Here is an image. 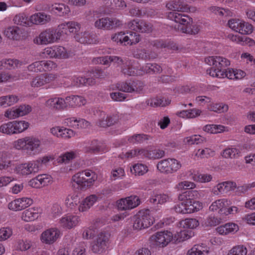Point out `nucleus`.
I'll return each mask as SVG.
<instances>
[{
  "label": "nucleus",
  "instance_id": "1",
  "mask_svg": "<svg viewBox=\"0 0 255 255\" xmlns=\"http://www.w3.org/2000/svg\"><path fill=\"white\" fill-rule=\"evenodd\" d=\"M167 16L169 19L176 23L174 27L178 31L186 34H196L199 30L196 25L193 24L192 19L187 15L169 12Z\"/></svg>",
  "mask_w": 255,
  "mask_h": 255
},
{
  "label": "nucleus",
  "instance_id": "2",
  "mask_svg": "<svg viewBox=\"0 0 255 255\" xmlns=\"http://www.w3.org/2000/svg\"><path fill=\"white\" fill-rule=\"evenodd\" d=\"M100 62L104 65H108L111 62L117 63L121 66V72L125 75L136 76L140 74L137 67L134 65L135 61L128 58L123 59L116 56H105L99 58Z\"/></svg>",
  "mask_w": 255,
  "mask_h": 255
},
{
  "label": "nucleus",
  "instance_id": "3",
  "mask_svg": "<svg viewBox=\"0 0 255 255\" xmlns=\"http://www.w3.org/2000/svg\"><path fill=\"white\" fill-rule=\"evenodd\" d=\"M133 228L134 230H140L147 228L151 225L154 221V218L151 215L148 209L139 211L133 218Z\"/></svg>",
  "mask_w": 255,
  "mask_h": 255
},
{
  "label": "nucleus",
  "instance_id": "4",
  "mask_svg": "<svg viewBox=\"0 0 255 255\" xmlns=\"http://www.w3.org/2000/svg\"><path fill=\"white\" fill-rule=\"evenodd\" d=\"M61 31L57 29L47 28L42 31L36 38L37 44L47 45L57 41L61 36Z\"/></svg>",
  "mask_w": 255,
  "mask_h": 255
},
{
  "label": "nucleus",
  "instance_id": "5",
  "mask_svg": "<svg viewBox=\"0 0 255 255\" xmlns=\"http://www.w3.org/2000/svg\"><path fill=\"white\" fill-rule=\"evenodd\" d=\"M97 179L95 172L90 170H85L78 172L72 177V180L82 187H90Z\"/></svg>",
  "mask_w": 255,
  "mask_h": 255
},
{
  "label": "nucleus",
  "instance_id": "6",
  "mask_svg": "<svg viewBox=\"0 0 255 255\" xmlns=\"http://www.w3.org/2000/svg\"><path fill=\"white\" fill-rule=\"evenodd\" d=\"M156 167L160 172L169 174L178 170L181 167V164L175 158H168L159 161Z\"/></svg>",
  "mask_w": 255,
  "mask_h": 255
},
{
  "label": "nucleus",
  "instance_id": "7",
  "mask_svg": "<svg viewBox=\"0 0 255 255\" xmlns=\"http://www.w3.org/2000/svg\"><path fill=\"white\" fill-rule=\"evenodd\" d=\"M110 234L105 232L100 233L93 242L91 250L94 253L100 254L103 252L109 241Z\"/></svg>",
  "mask_w": 255,
  "mask_h": 255
},
{
  "label": "nucleus",
  "instance_id": "8",
  "mask_svg": "<svg viewBox=\"0 0 255 255\" xmlns=\"http://www.w3.org/2000/svg\"><path fill=\"white\" fill-rule=\"evenodd\" d=\"M122 24V21L117 18L103 17L97 19L94 22L95 27L104 30L115 28Z\"/></svg>",
  "mask_w": 255,
  "mask_h": 255
},
{
  "label": "nucleus",
  "instance_id": "9",
  "mask_svg": "<svg viewBox=\"0 0 255 255\" xmlns=\"http://www.w3.org/2000/svg\"><path fill=\"white\" fill-rule=\"evenodd\" d=\"M144 87L143 83L139 80H134L129 82H123L117 84V88L120 91L131 93L141 92Z\"/></svg>",
  "mask_w": 255,
  "mask_h": 255
},
{
  "label": "nucleus",
  "instance_id": "10",
  "mask_svg": "<svg viewBox=\"0 0 255 255\" xmlns=\"http://www.w3.org/2000/svg\"><path fill=\"white\" fill-rule=\"evenodd\" d=\"M172 237V234L170 232H158L152 235L150 240L156 246L163 247L171 241Z\"/></svg>",
  "mask_w": 255,
  "mask_h": 255
},
{
  "label": "nucleus",
  "instance_id": "11",
  "mask_svg": "<svg viewBox=\"0 0 255 255\" xmlns=\"http://www.w3.org/2000/svg\"><path fill=\"white\" fill-rule=\"evenodd\" d=\"M128 27L132 30L141 33H150L152 31V25L145 20H133L128 23Z\"/></svg>",
  "mask_w": 255,
  "mask_h": 255
},
{
  "label": "nucleus",
  "instance_id": "12",
  "mask_svg": "<svg viewBox=\"0 0 255 255\" xmlns=\"http://www.w3.org/2000/svg\"><path fill=\"white\" fill-rule=\"evenodd\" d=\"M206 64L215 66L220 71H224L226 68L230 65V61L221 56H210L205 59Z\"/></svg>",
  "mask_w": 255,
  "mask_h": 255
},
{
  "label": "nucleus",
  "instance_id": "13",
  "mask_svg": "<svg viewBox=\"0 0 255 255\" xmlns=\"http://www.w3.org/2000/svg\"><path fill=\"white\" fill-rule=\"evenodd\" d=\"M43 53L50 58L66 59L69 57L66 49L64 47L60 46L47 47L44 49Z\"/></svg>",
  "mask_w": 255,
  "mask_h": 255
},
{
  "label": "nucleus",
  "instance_id": "14",
  "mask_svg": "<svg viewBox=\"0 0 255 255\" xmlns=\"http://www.w3.org/2000/svg\"><path fill=\"white\" fill-rule=\"evenodd\" d=\"M140 204L139 198L136 196H130L121 199L118 201V208L120 210L133 209Z\"/></svg>",
  "mask_w": 255,
  "mask_h": 255
},
{
  "label": "nucleus",
  "instance_id": "15",
  "mask_svg": "<svg viewBox=\"0 0 255 255\" xmlns=\"http://www.w3.org/2000/svg\"><path fill=\"white\" fill-rule=\"evenodd\" d=\"M38 162H30L25 163L18 165L16 168L17 173L22 175H26L32 173H35L38 171Z\"/></svg>",
  "mask_w": 255,
  "mask_h": 255
},
{
  "label": "nucleus",
  "instance_id": "16",
  "mask_svg": "<svg viewBox=\"0 0 255 255\" xmlns=\"http://www.w3.org/2000/svg\"><path fill=\"white\" fill-rule=\"evenodd\" d=\"M81 29V24L74 21H69L62 23L58 25V29L62 34H67L68 32L72 33H78Z\"/></svg>",
  "mask_w": 255,
  "mask_h": 255
},
{
  "label": "nucleus",
  "instance_id": "17",
  "mask_svg": "<svg viewBox=\"0 0 255 255\" xmlns=\"http://www.w3.org/2000/svg\"><path fill=\"white\" fill-rule=\"evenodd\" d=\"M80 222V218L77 215L67 214L59 221V224L64 228L71 229L77 226Z\"/></svg>",
  "mask_w": 255,
  "mask_h": 255
},
{
  "label": "nucleus",
  "instance_id": "18",
  "mask_svg": "<svg viewBox=\"0 0 255 255\" xmlns=\"http://www.w3.org/2000/svg\"><path fill=\"white\" fill-rule=\"evenodd\" d=\"M60 232L57 229H49L44 232L41 235V241L46 244H52L54 243L59 237Z\"/></svg>",
  "mask_w": 255,
  "mask_h": 255
},
{
  "label": "nucleus",
  "instance_id": "19",
  "mask_svg": "<svg viewBox=\"0 0 255 255\" xmlns=\"http://www.w3.org/2000/svg\"><path fill=\"white\" fill-rule=\"evenodd\" d=\"M26 152L30 155H35L41 151L40 140L34 137H29L27 138Z\"/></svg>",
  "mask_w": 255,
  "mask_h": 255
},
{
  "label": "nucleus",
  "instance_id": "20",
  "mask_svg": "<svg viewBox=\"0 0 255 255\" xmlns=\"http://www.w3.org/2000/svg\"><path fill=\"white\" fill-rule=\"evenodd\" d=\"M46 106L53 110H61L65 109L67 106L66 99L60 97H54L46 101Z\"/></svg>",
  "mask_w": 255,
  "mask_h": 255
},
{
  "label": "nucleus",
  "instance_id": "21",
  "mask_svg": "<svg viewBox=\"0 0 255 255\" xmlns=\"http://www.w3.org/2000/svg\"><path fill=\"white\" fill-rule=\"evenodd\" d=\"M229 202L230 201L226 199L217 200L212 203L209 207V210L213 212H218L220 215H223Z\"/></svg>",
  "mask_w": 255,
  "mask_h": 255
},
{
  "label": "nucleus",
  "instance_id": "22",
  "mask_svg": "<svg viewBox=\"0 0 255 255\" xmlns=\"http://www.w3.org/2000/svg\"><path fill=\"white\" fill-rule=\"evenodd\" d=\"M166 7L170 10L181 12L188 11L189 9L188 5L181 0H171L167 2Z\"/></svg>",
  "mask_w": 255,
  "mask_h": 255
},
{
  "label": "nucleus",
  "instance_id": "23",
  "mask_svg": "<svg viewBox=\"0 0 255 255\" xmlns=\"http://www.w3.org/2000/svg\"><path fill=\"white\" fill-rule=\"evenodd\" d=\"M29 19L33 24L42 25L51 20V16L43 12H39L32 15Z\"/></svg>",
  "mask_w": 255,
  "mask_h": 255
},
{
  "label": "nucleus",
  "instance_id": "24",
  "mask_svg": "<svg viewBox=\"0 0 255 255\" xmlns=\"http://www.w3.org/2000/svg\"><path fill=\"white\" fill-rule=\"evenodd\" d=\"M4 33L9 39L18 40L22 36V29L16 26H9L4 30Z\"/></svg>",
  "mask_w": 255,
  "mask_h": 255
},
{
  "label": "nucleus",
  "instance_id": "25",
  "mask_svg": "<svg viewBox=\"0 0 255 255\" xmlns=\"http://www.w3.org/2000/svg\"><path fill=\"white\" fill-rule=\"evenodd\" d=\"M239 230L237 225L235 223H227L217 228V232L220 235H227L231 233H235Z\"/></svg>",
  "mask_w": 255,
  "mask_h": 255
},
{
  "label": "nucleus",
  "instance_id": "26",
  "mask_svg": "<svg viewBox=\"0 0 255 255\" xmlns=\"http://www.w3.org/2000/svg\"><path fill=\"white\" fill-rule=\"evenodd\" d=\"M97 200V197L95 195H90L84 199L79 206L80 212H85L89 209Z\"/></svg>",
  "mask_w": 255,
  "mask_h": 255
},
{
  "label": "nucleus",
  "instance_id": "27",
  "mask_svg": "<svg viewBox=\"0 0 255 255\" xmlns=\"http://www.w3.org/2000/svg\"><path fill=\"white\" fill-rule=\"evenodd\" d=\"M22 64L21 61L13 59H4L0 61V66L1 67V68L8 69L18 68Z\"/></svg>",
  "mask_w": 255,
  "mask_h": 255
},
{
  "label": "nucleus",
  "instance_id": "28",
  "mask_svg": "<svg viewBox=\"0 0 255 255\" xmlns=\"http://www.w3.org/2000/svg\"><path fill=\"white\" fill-rule=\"evenodd\" d=\"M67 105L71 107L81 106L86 103V99L80 96H71L66 97Z\"/></svg>",
  "mask_w": 255,
  "mask_h": 255
},
{
  "label": "nucleus",
  "instance_id": "29",
  "mask_svg": "<svg viewBox=\"0 0 255 255\" xmlns=\"http://www.w3.org/2000/svg\"><path fill=\"white\" fill-rule=\"evenodd\" d=\"M74 38L77 41L81 43L91 44L93 42L92 35L87 31L76 33Z\"/></svg>",
  "mask_w": 255,
  "mask_h": 255
},
{
  "label": "nucleus",
  "instance_id": "30",
  "mask_svg": "<svg viewBox=\"0 0 255 255\" xmlns=\"http://www.w3.org/2000/svg\"><path fill=\"white\" fill-rule=\"evenodd\" d=\"M18 101V97L15 95H8L0 97V106L7 107L13 105Z\"/></svg>",
  "mask_w": 255,
  "mask_h": 255
},
{
  "label": "nucleus",
  "instance_id": "31",
  "mask_svg": "<svg viewBox=\"0 0 255 255\" xmlns=\"http://www.w3.org/2000/svg\"><path fill=\"white\" fill-rule=\"evenodd\" d=\"M38 218V213L34 208H29L22 212L21 219L26 221L30 222Z\"/></svg>",
  "mask_w": 255,
  "mask_h": 255
},
{
  "label": "nucleus",
  "instance_id": "32",
  "mask_svg": "<svg viewBox=\"0 0 255 255\" xmlns=\"http://www.w3.org/2000/svg\"><path fill=\"white\" fill-rule=\"evenodd\" d=\"M84 150L85 152L89 153H96L104 151V148L100 145V143L96 140L92 141L90 145L86 146Z\"/></svg>",
  "mask_w": 255,
  "mask_h": 255
},
{
  "label": "nucleus",
  "instance_id": "33",
  "mask_svg": "<svg viewBox=\"0 0 255 255\" xmlns=\"http://www.w3.org/2000/svg\"><path fill=\"white\" fill-rule=\"evenodd\" d=\"M148 171L147 166L141 163H137L130 168V171L132 174L135 176H141L146 173Z\"/></svg>",
  "mask_w": 255,
  "mask_h": 255
},
{
  "label": "nucleus",
  "instance_id": "34",
  "mask_svg": "<svg viewBox=\"0 0 255 255\" xmlns=\"http://www.w3.org/2000/svg\"><path fill=\"white\" fill-rule=\"evenodd\" d=\"M93 76L92 77H85V86H92L95 84L96 80L93 77L98 78H102L104 76L103 72L101 70H95L92 73Z\"/></svg>",
  "mask_w": 255,
  "mask_h": 255
},
{
  "label": "nucleus",
  "instance_id": "35",
  "mask_svg": "<svg viewBox=\"0 0 255 255\" xmlns=\"http://www.w3.org/2000/svg\"><path fill=\"white\" fill-rule=\"evenodd\" d=\"M104 2L106 7L112 9L126 7V3L123 0H104Z\"/></svg>",
  "mask_w": 255,
  "mask_h": 255
},
{
  "label": "nucleus",
  "instance_id": "36",
  "mask_svg": "<svg viewBox=\"0 0 255 255\" xmlns=\"http://www.w3.org/2000/svg\"><path fill=\"white\" fill-rule=\"evenodd\" d=\"M240 151L236 148H228L224 149L222 155L226 158H236L240 156Z\"/></svg>",
  "mask_w": 255,
  "mask_h": 255
},
{
  "label": "nucleus",
  "instance_id": "37",
  "mask_svg": "<svg viewBox=\"0 0 255 255\" xmlns=\"http://www.w3.org/2000/svg\"><path fill=\"white\" fill-rule=\"evenodd\" d=\"M225 127L222 125H207L204 127L205 131L211 133H218L224 131Z\"/></svg>",
  "mask_w": 255,
  "mask_h": 255
},
{
  "label": "nucleus",
  "instance_id": "38",
  "mask_svg": "<svg viewBox=\"0 0 255 255\" xmlns=\"http://www.w3.org/2000/svg\"><path fill=\"white\" fill-rule=\"evenodd\" d=\"M142 71L149 74L159 73L161 72L162 68L160 66L156 63H148L146 64Z\"/></svg>",
  "mask_w": 255,
  "mask_h": 255
},
{
  "label": "nucleus",
  "instance_id": "39",
  "mask_svg": "<svg viewBox=\"0 0 255 255\" xmlns=\"http://www.w3.org/2000/svg\"><path fill=\"white\" fill-rule=\"evenodd\" d=\"M0 131L7 134L16 133L13 122L2 124L0 127Z\"/></svg>",
  "mask_w": 255,
  "mask_h": 255
},
{
  "label": "nucleus",
  "instance_id": "40",
  "mask_svg": "<svg viewBox=\"0 0 255 255\" xmlns=\"http://www.w3.org/2000/svg\"><path fill=\"white\" fill-rule=\"evenodd\" d=\"M169 197L167 195L164 194H159L153 196L151 198H150L149 200L150 202L153 204H163L169 201Z\"/></svg>",
  "mask_w": 255,
  "mask_h": 255
},
{
  "label": "nucleus",
  "instance_id": "41",
  "mask_svg": "<svg viewBox=\"0 0 255 255\" xmlns=\"http://www.w3.org/2000/svg\"><path fill=\"white\" fill-rule=\"evenodd\" d=\"M181 227L183 228L194 229L199 225L198 221L195 219H186L180 222Z\"/></svg>",
  "mask_w": 255,
  "mask_h": 255
},
{
  "label": "nucleus",
  "instance_id": "42",
  "mask_svg": "<svg viewBox=\"0 0 255 255\" xmlns=\"http://www.w3.org/2000/svg\"><path fill=\"white\" fill-rule=\"evenodd\" d=\"M76 157L75 153L73 151L66 152L57 158L58 162L61 163H68L70 160L74 159Z\"/></svg>",
  "mask_w": 255,
  "mask_h": 255
},
{
  "label": "nucleus",
  "instance_id": "43",
  "mask_svg": "<svg viewBox=\"0 0 255 255\" xmlns=\"http://www.w3.org/2000/svg\"><path fill=\"white\" fill-rule=\"evenodd\" d=\"M201 111L199 110L193 109L189 110L182 111L179 112L178 115L179 117L183 118H194L199 115Z\"/></svg>",
  "mask_w": 255,
  "mask_h": 255
},
{
  "label": "nucleus",
  "instance_id": "44",
  "mask_svg": "<svg viewBox=\"0 0 255 255\" xmlns=\"http://www.w3.org/2000/svg\"><path fill=\"white\" fill-rule=\"evenodd\" d=\"M194 191L186 190L182 193L180 194L178 196V200L184 203H191V201L194 196Z\"/></svg>",
  "mask_w": 255,
  "mask_h": 255
},
{
  "label": "nucleus",
  "instance_id": "45",
  "mask_svg": "<svg viewBox=\"0 0 255 255\" xmlns=\"http://www.w3.org/2000/svg\"><path fill=\"white\" fill-rule=\"evenodd\" d=\"M126 40L127 45L134 44L138 43L140 40V36L137 34L136 32L133 31H129L127 32Z\"/></svg>",
  "mask_w": 255,
  "mask_h": 255
},
{
  "label": "nucleus",
  "instance_id": "46",
  "mask_svg": "<svg viewBox=\"0 0 255 255\" xmlns=\"http://www.w3.org/2000/svg\"><path fill=\"white\" fill-rule=\"evenodd\" d=\"M247 249L243 245H238L234 247L228 255H247Z\"/></svg>",
  "mask_w": 255,
  "mask_h": 255
},
{
  "label": "nucleus",
  "instance_id": "47",
  "mask_svg": "<svg viewBox=\"0 0 255 255\" xmlns=\"http://www.w3.org/2000/svg\"><path fill=\"white\" fill-rule=\"evenodd\" d=\"M189 204L181 202L176 205L174 207V209L176 213L180 214H190L192 211L189 208Z\"/></svg>",
  "mask_w": 255,
  "mask_h": 255
},
{
  "label": "nucleus",
  "instance_id": "48",
  "mask_svg": "<svg viewBox=\"0 0 255 255\" xmlns=\"http://www.w3.org/2000/svg\"><path fill=\"white\" fill-rule=\"evenodd\" d=\"M14 23L17 25L27 26L28 24V17L23 13L16 14L13 18Z\"/></svg>",
  "mask_w": 255,
  "mask_h": 255
},
{
  "label": "nucleus",
  "instance_id": "49",
  "mask_svg": "<svg viewBox=\"0 0 255 255\" xmlns=\"http://www.w3.org/2000/svg\"><path fill=\"white\" fill-rule=\"evenodd\" d=\"M149 136L144 134H137L130 136L128 141L132 143H141L144 141L148 140Z\"/></svg>",
  "mask_w": 255,
  "mask_h": 255
},
{
  "label": "nucleus",
  "instance_id": "50",
  "mask_svg": "<svg viewBox=\"0 0 255 255\" xmlns=\"http://www.w3.org/2000/svg\"><path fill=\"white\" fill-rule=\"evenodd\" d=\"M16 133H20L26 130L29 126V124L24 121H13Z\"/></svg>",
  "mask_w": 255,
  "mask_h": 255
},
{
  "label": "nucleus",
  "instance_id": "51",
  "mask_svg": "<svg viewBox=\"0 0 255 255\" xmlns=\"http://www.w3.org/2000/svg\"><path fill=\"white\" fill-rule=\"evenodd\" d=\"M203 141V138L200 135H193L191 136L187 137L183 140L185 144L192 145L194 144H198Z\"/></svg>",
  "mask_w": 255,
  "mask_h": 255
},
{
  "label": "nucleus",
  "instance_id": "52",
  "mask_svg": "<svg viewBox=\"0 0 255 255\" xmlns=\"http://www.w3.org/2000/svg\"><path fill=\"white\" fill-rule=\"evenodd\" d=\"M46 83V80L44 74H41L33 79L31 82L32 87H39Z\"/></svg>",
  "mask_w": 255,
  "mask_h": 255
},
{
  "label": "nucleus",
  "instance_id": "53",
  "mask_svg": "<svg viewBox=\"0 0 255 255\" xmlns=\"http://www.w3.org/2000/svg\"><path fill=\"white\" fill-rule=\"evenodd\" d=\"M37 177L41 187L47 186L52 182L51 176L47 174H40Z\"/></svg>",
  "mask_w": 255,
  "mask_h": 255
},
{
  "label": "nucleus",
  "instance_id": "54",
  "mask_svg": "<svg viewBox=\"0 0 255 255\" xmlns=\"http://www.w3.org/2000/svg\"><path fill=\"white\" fill-rule=\"evenodd\" d=\"M170 104V101L165 98H153L151 100L150 105L154 107H164Z\"/></svg>",
  "mask_w": 255,
  "mask_h": 255
},
{
  "label": "nucleus",
  "instance_id": "55",
  "mask_svg": "<svg viewBox=\"0 0 255 255\" xmlns=\"http://www.w3.org/2000/svg\"><path fill=\"white\" fill-rule=\"evenodd\" d=\"M205 252L204 247L196 245L188 251L187 255H205Z\"/></svg>",
  "mask_w": 255,
  "mask_h": 255
},
{
  "label": "nucleus",
  "instance_id": "56",
  "mask_svg": "<svg viewBox=\"0 0 255 255\" xmlns=\"http://www.w3.org/2000/svg\"><path fill=\"white\" fill-rule=\"evenodd\" d=\"M240 28L239 33L244 35L249 34L253 31V26L243 20Z\"/></svg>",
  "mask_w": 255,
  "mask_h": 255
},
{
  "label": "nucleus",
  "instance_id": "57",
  "mask_svg": "<svg viewBox=\"0 0 255 255\" xmlns=\"http://www.w3.org/2000/svg\"><path fill=\"white\" fill-rule=\"evenodd\" d=\"M127 35H125V33L124 32H120L115 34L112 37V39L117 43L123 44L125 45H127L126 40Z\"/></svg>",
  "mask_w": 255,
  "mask_h": 255
},
{
  "label": "nucleus",
  "instance_id": "58",
  "mask_svg": "<svg viewBox=\"0 0 255 255\" xmlns=\"http://www.w3.org/2000/svg\"><path fill=\"white\" fill-rule=\"evenodd\" d=\"M242 20L239 19H231L228 21V24L232 30L239 33Z\"/></svg>",
  "mask_w": 255,
  "mask_h": 255
},
{
  "label": "nucleus",
  "instance_id": "59",
  "mask_svg": "<svg viewBox=\"0 0 255 255\" xmlns=\"http://www.w3.org/2000/svg\"><path fill=\"white\" fill-rule=\"evenodd\" d=\"M195 185L194 183L188 181H184L179 183L176 186V188L178 190H182L183 189H191L194 188Z\"/></svg>",
  "mask_w": 255,
  "mask_h": 255
},
{
  "label": "nucleus",
  "instance_id": "60",
  "mask_svg": "<svg viewBox=\"0 0 255 255\" xmlns=\"http://www.w3.org/2000/svg\"><path fill=\"white\" fill-rule=\"evenodd\" d=\"M28 136L18 139L14 142V147L17 149H24L26 151L27 138Z\"/></svg>",
  "mask_w": 255,
  "mask_h": 255
},
{
  "label": "nucleus",
  "instance_id": "61",
  "mask_svg": "<svg viewBox=\"0 0 255 255\" xmlns=\"http://www.w3.org/2000/svg\"><path fill=\"white\" fill-rule=\"evenodd\" d=\"M214 154V151L208 148L202 150L199 149L196 153V155L201 158H207L209 156H213Z\"/></svg>",
  "mask_w": 255,
  "mask_h": 255
},
{
  "label": "nucleus",
  "instance_id": "62",
  "mask_svg": "<svg viewBox=\"0 0 255 255\" xmlns=\"http://www.w3.org/2000/svg\"><path fill=\"white\" fill-rule=\"evenodd\" d=\"M29 71L38 72L43 71L41 61H36L27 67Z\"/></svg>",
  "mask_w": 255,
  "mask_h": 255
},
{
  "label": "nucleus",
  "instance_id": "63",
  "mask_svg": "<svg viewBox=\"0 0 255 255\" xmlns=\"http://www.w3.org/2000/svg\"><path fill=\"white\" fill-rule=\"evenodd\" d=\"M97 113L99 114V122L98 125L101 127L106 128L108 127L107 117L105 112L103 111H97Z\"/></svg>",
  "mask_w": 255,
  "mask_h": 255
},
{
  "label": "nucleus",
  "instance_id": "64",
  "mask_svg": "<svg viewBox=\"0 0 255 255\" xmlns=\"http://www.w3.org/2000/svg\"><path fill=\"white\" fill-rule=\"evenodd\" d=\"M12 235V231L9 228H2L0 229V241H5Z\"/></svg>",
  "mask_w": 255,
  "mask_h": 255
}]
</instances>
